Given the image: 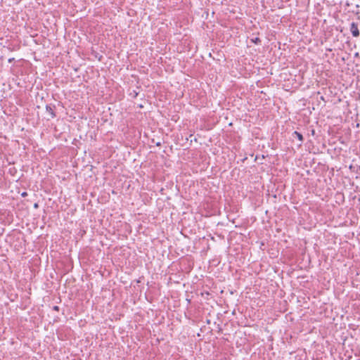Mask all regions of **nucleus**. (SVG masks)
Returning a JSON list of instances; mask_svg holds the SVG:
<instances>
[{
	"label": "nucleus",
	"instance_id": "f257e3e1",
	"mask_svg": "<svg viewBox=\"0 0 360 360\" xmlns=\"http://www.w3.org/2000/svg\"><path fill=\"white\" fill-rule=\"evenodd\" d=\"M349 30L354 37H358L359 36V30L356 22H352L350 24Z\"/></svg>",
	"mask_w": 360,
	"mask_h": 360
},
{
	"label": "nucleus",
	"instance_id": "f03ea898",
	"mask_svg": "<svg viewBox=\"0 0 360 360\" xmlns=\"http://www.w3.org/2000/svg\"><path fill=\"white\" fill-rule=\"evenodd\" d=\"M56 105L53 104H49L46 105V111L49 113L51 118H54L56 117L55 112Z\"/></svg>",
	"mask_w": 360,
	"mask_h": 360
},
{
	"label": "nucleus",
	"instance_id": "7ed1b4c3",
	"mask_svg": "<svg viewBox=\"0 0 360 360\" xmlns=\"http://www.w3.org/2000/svg\"><path fill=\"white\" fill-rule=\"evenodd\" d=\"M292 136L293 137H296L298 139V140L302 143L303 141H304V138H303V136L301 133L297 131H295L293 133H292Z\"/></svg>",
	"mask_w": 360,
	"mask_h": 360
},
{
	"label": "nucleus",
	"instance_id": "20e7f679",
	"mask_svg": "<svg viewBox=\"0 0 360 360\" xmlns=\"http://www.w3.org/2000/svg\"><path fill=\"white\" fill-rule=\"evenodd\" d=\"M251 41L255 44H259L261 43V39L259 37H255L250 39Z\"/></svg>",
	"mask_w": 360,
	"mask_h": 360
},
{
	"label": "nucleus",
	"instance_id": "39448f33",
	"mask_svg": "<svg viewBox=\"0 0 360 360\" xmlns=\"http://www.w3.org/2000/svg\"><path fill=\"white\" fill-rule=\"evenodd\" d=\"M59 309H60V308H59V307H58V306H54V307H53V309L54 311H59Z\"/></svg>",
	"mask_w": 360,
	"mask_h": 360
},
{
	"label": "nucleus",
	"instance_id": "423d86ee",
	"mask_svg": "<svg viewBox=\"0 0 360 360\" xmlns=\"http://www.w3.org/2000/svg\"><path fill=\"white\" fill-rule=\"evenodd\" d=\"M14 60H15V58H9V59H8V63H13Z\"/></svg>",
	"mask_w": 360,
	"mask_h": 360
},
{
	"label": "nucleus",
	"instance_id": "0eeeda50",
	"mask_svg": "<svg viewBox=\"0 0 360 360\" xmlns=\"http://www.w3.org/2000/svg\"><path fill=\"white\" fill-rule=\"evenodd\" d=\"M22 197H25L27 195V193L26 192H23L21 195Z\"/></svg>",
	"mask_w": 360,
	"mask_h": 360
},
{
	"label": "nucleus",
	"instance_id": "6e6552de",
	"mask_svg": "<svg viewBox=\"0 0 360 360\" xmlns=\"http://www.w3.org/2000/svg\"><path fill=\"white\" fill-rule=\"evenodd\" d=\"M134 97H136V96H137V95H138V93H137V92H136V91H134Z\"/></svg>",
	"mask_w": 360,
	"mask_h": 360
},
{
	"label": "nucleus",
	"instance_id": "1a4fd4ad",
	"mask_svg": "<svg viewBox=\"0 0 360 360\" xmlns=\"http://www.w3.org/2000/svg\"><path fill=\"white\" fill-rule=\"evenodd\" d=\"M314 133H315L314 129H312V130H311V134H312V135H314Z\"/></svg>",
	"mask_w": 360,
	"mask_h": 360
},
{
	"label": "nucleus",
	"instance_id": "9d476101",
	"mask_svg": "<svg viewBox=\"0 0 360 360\" xmlns=\"http://www.w3.org/2000/svg\"><path fill=\"white\" fill-rule=\"evenodd\" d=\"M34 207H38V205H37V203H35V204H34Z\"/></svg>",
	"mask_w": 360,
	"mask_h": 360
},
{
	"label": "nucleus",
	"instance_id": "9b49d317",
	"mask_svg": "<svg viewBox=\"0 0 360 360\" xmlns=\"http://www.w3.org/2000/svg\"><path fill=\"white\" fill-rule=\"evenodd\" d=\"M351 358H352V356H350L348 357V359H351ZM348 360H349V359H348Z\"/></svg>",
	"mask_w": 360,
	"mask_h": 360
},
{
	"label": "nucleus",
	"instance_id": "f8f14e48",
	"mask_svg": "<svg viewBox=\"0 0 360 360\" xmlns=\"http://www.w3.org/2000/svg\"><path fill=\"white\" fill-rule=\"evenodd\" d=\"M359 170H360V166H359Z\"/></svg>",
	"mask_w": 360,
	"mask_h": 360
},
{
	"label": "nucleus",
	"instance_id": "ddd939ff",
	"mask_svg": "<svg viewBox=\"0 0 360 360\" xmlns=\"http://www.w3.org/2000/svg\"><path fill=\"white\" fill-rule=\"evenodd\" d=\"M359 115H360V113H359Z\"/></svg>",
	"mask_w": 360,
	"mask_h": 360
}]
</instances>
